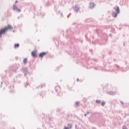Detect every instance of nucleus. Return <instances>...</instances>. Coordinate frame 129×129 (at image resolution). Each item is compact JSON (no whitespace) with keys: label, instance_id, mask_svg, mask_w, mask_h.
<instances>
[{"label":"nucleus","instance_id":"40","mask_svg":"<svg viewBox=\"0 0 129 129\" xmlns=\"http://www.w3.org/2000/svg\"><path fill=\"white\" fill-rule=\"evenodd\" d=\"M71 15V13H70L69 15L67 16L68 19H69V17H70V15Z\"/></svg>","mask_w":129,"mask_h":129},{"label":"nucleus","instance_id":"60","mask_svg":"<svg viewBox=\"0 0 129 129\" xmlns=\"http://www.w3.org/2000/svg\"><path fill=\"white\" fill-rule=\"evenodd\" d=\"M5 89H6V88L4 87V90H5Z\"/></svg>","mask_w":129,"mask_h":129},{"label":"nucleus","instance_id":"15","mask_svg":"<svg viewBox=\"0 0 129 129\" xmlns=\"http://www.w3.org/2000/svg\"><path fill=\"white\" fill-rule=\"evenodd\" d=\"M75 41L77 43H81V44H82L83 43V40L81 38H77L75 39Z\"/></svg>","mask_w":129,"mask_h":129},{"label":"nucleus","instance_id":"47","mask_svg":"<svg viewBox=\"0 0 129 129\" xmlns=\"http://www.w3.org/2000/svg\"><path fill=\"white\" fill-rule=\"evenodd\" d=\"M75 128L77 129V124L75 125Z\"/></svg>","mask_w":129,"mask_h":129},{"label":"nucleus","instance_id":"43","mask_svg":"<svg viewBox=\"0 0 129 129\" xmlns=\"http://www.w3.org/2000/svg\"><path fill=\"white\" fill-rule=\"evenodd\" d=\"M59 14H61V11H59L57 12V15H59Z\"/></svg>","mask_w":129,"mask_h":129},{"label":"nucleus","instance_id":"39","mask_svg":"<svg viewBox=\"0 0 129 129\" xmlns=\"http://www.w3.org/2000/svg\"><path fill=\"white\" fill-rule=\"evenodd\" d=\"M126 117V113H124V118H125Z\"/></svg>","mask_w":129,"mask_h":129},{"label":"nucleus","instance_id":"33","mask_svg":"<svg viewBox=\"0 0 129 129\" xmlns=\"http://www.w3.org/2000/svg\"><path fill=\"white\" fill-rule=\"evenodd\" d=\"M122 129H127L126 125H123L122 127Z\"/></svg>","mask_w":129,"mask_h":129},{"label":"nucleus","instance_id":"52","mask_svg":"<svg viewBox=\"0 0 129 129\" xmlns=\"http://www.w3.org/2000/svg\"><path fill=\"white\" fill-rule=\"evenodd\" d=\"M18 77H21V75H18Z\"/></svg>","mask_w":129,"mask_h":129},{"label":"nucleus","instance_id":"20","mask_svg":"<svg viewBox=\"0 0 129 129\" xmlns=\"http://www.w3.org/2000/svg\"><path fill=\"white\" fill-rule=\"evenodd\" d=\"M40 96L42 97V98L44 97V95H46V92L45 91H42L40 93Z\"/></svg>","mask_w":129,"mask_h":129},{"label":"nucleus","instance_id":"37","mask_svg":"<svg viewBox=\"0 0 129 129\" xmlns=\"http://www.w3.org/2000/svg\"><path fill=\"white\" fill-rule=\"evenodd\" d=\"M56 111H57V112H60V111H61V110L60 109H59V108H57L56 109Z\"/></svg>","mask_w":129,"mask_h":129},{"label":"nucleus","instance_id":"34","mask_svg":"<svg viewBox=\"0 0 129 129\" xmlns=\"http://www.w3.org/2000/svg\"><path fill=\"white\" fill-rule=\"evenodd\" d=\"M109 94L110 95H113V92H112V91L109 92Z\"/></svg>","mask_w":129,"mask_h":129},{"label":"nucleus","instance_id":"6","mask_svg":"<svg viewBox=\"0 0 129 129\" xmlns=\"http://www.w3.org/2000/svg\"><path fill=\"white\" fill-rule=\"evenodd\" d=\"M55 91L56 93L57 96H60L61 88L59 86H56L54 87Z\"/></svg>","mask_w":129,"mask_h":129},{"label":"nucleus","instance_id":"29","mask_svg":"<svg viewBox=\"0 0 129 129\" xmlns=\"http://www.w3.org/2000/svg\"><path fill=\"white\" fill-rule=\"evenodd\" d=\"M101 103V101L100 100H96V103H98V104H99V103Z\"/></svg>","mask_w":129,"mask_h":129},{"label":"nucleus","instance_id":"45","mask_svg":"<svg viewBox=\"0 0 129 129\" xmlns=\"http://www.w3.org/2000/svg\"><path fill=\"white\" fill-rule=\"evenodd\" d=\"M19 3V1L18 0H16L15 2V4H18Z\"/></svg>","mask_w":129,"mask_h":129},{"label":"nucleus","instance_id":"12","mask_svg":"<svg viewBox=\"0 0 129 129\" xmlns=\"http://www.w3.org/2000/svg\"><path fill=\"white\" fill-rule=\"evenodd\" d=\"M95 6L96 5L94 4V3H90L89 9L93 10V9H94V7H95Z\"/></svg>","mask_w":129,"mask_h":129},{"label":"nucleus","instance_id":"61","mask_svg":"<svg viewBox=\"0 0 129 129\" xmlns=\"http://www.w3.org/2000/svg\"><path fill=\"white\" fill-rule=\"evenodd\" d=\"M18 19H20V17H18Z\"/></svg>","mask_w":129,"mask_h":129},{"label":"nucleus","instance_id":"19","mask_svg":"<svg viewBox=\"0 0 129 129\" xmlns=\"http://www.w3.org/2000/svg\"><path fill=\"white\" fill-rule=\"evenodd\" d=\"M92 21V20L91 19H90V18H87L84 21V22L85 23H90Z\"/></svg>","mask_w":129,"mask_h":129},{"label":"nucleus","instance_id":"9","mask_svg":"<svg viewBox=\"0 0 129 129\" xmlns=\"http://www.w3.org/2000/svg\"><path fill=\"white\" fill-rule=\"evenodd\" d=\"M13 10H14V11H15V12H17V13H21V9L18 8L16 4H14L13 5Z\"/></svg>","mask_w":129,"mask_h":129},{"label":"nucleus","instance_id":"23","mask_svg":"<svg viewBox=\"0 0 129 129\" xmlns=\"http://www.w3.org/2000/svg\"><path fill=\"white\" fill-rule=\"evenodd\" d=\"M74 11L75 12H76V13H78V12H79V8L77 7H75L74 9Z\"/></svg>","mask_w":129,"mask_h":129},{"label":"nucleus","instance_id":"56","mask_svg":"<svg viewBox=\"0 0 129 129\" xmlns=\"http://www.w3.org/2000/svg\"><path fill=\"white\" fill-rule=\"evenodd\" d=\"M97 33H98V31H97V29L96 30Z\"/></svg>","mask_w":129,"mask_h":129},{"label":"nucleus","instance_id":"17","mask_svg":"<svg viewBox=\"0 0 129 129\" xmlns=\"http://www.w3.org/2000/svg\"><path fill=\"white\" fill-rule=\"evenodd\" d=\"M43 87H45V83H41L40 85L37 86L38 89H39V88L41 89V88H43Z\"/></svg>","mask_w":129,"mask_h":129},{"label":"nucleus","instance_id":"28","mask_svg":"<svg viewBox=\"0 0 129 129\" xmlns=\"http://www.w3.org/2000/svg\"><path fill=\"white\" fill-rule=\"evenodd\" d=\"M91 60H92V62H97L98 61L97 59H96V58L92 59Z\"/></svg>","mask_w":129,"mask_h":129},{"label":"nucleus","instance_id":"8","mask_svg":"<svg viewBox=\"0 0 129 129\" xmlns=\"http://www.w3.org/2000/svg\"><path fill=\"white\" fill-rule=\"evenodd\" d=\"M47 53L48 52L43 51L39 53L38 54V56L39 58H41V59H43V57H44V56H45V55H47Z\"/></svg>","mask_w":129,"mask_h":129},{"label":"nucleus","instance_id":"32","mask_svg":"<svg viewBox=\"0 0 129 129\" xmlns=\"http://www.w3.org/2000/svg\"><path fill=\"white\" fill-rule=\"evenodd\" d=\"M120 103L121 104V105H122V106H124V103L123 102V101H121V100H120Z\"/></svg>","mask_w":129,"mask_h":129},{"label":"nucleus","instance_id":"64","mask_svg":"<svg viewBox=\"0 0 129 129\" xmlns=\"http://www.w3.org/2000/svg\"><path fill=\"white\" fill-rule=\"evenodd\" d=\"M63 36H64V34H63Z\"/></svg>","mask_w":129,"mask_h":129},{"label":"nucleus","instance_id":"44","mask_svg":"<svg viewBox=\"0 0 129 129\" xmlns=\"http://www.w3.org/2000/svg\"><path fill=\"white\" fill-rule=\"evenodd\" d=\"M111 36H112V34L111 33H110L109 34V37H111Z\"/></svg>","mask_w":129,"mask_h":129},{"label":"nucleus","instance_id":"51","mask_svg":"<svg viewBox=\"0 0 129 129\" xmlns=\"http://www.w3.org/2000/svg\"><path fill=\"white\" fill-rule=\"evenodd\" d=\"M92 129H96V128L93 127Z\"/></svg>","mask_w":129,"mask_h":129},{"label":"nucleus","instance_id":"63","mask_svg":"<svg viewBox=\"0 0 129 129\" xmlns=\"http://www.w3.org/2000/svg\"><path fill=\"white\" fill-rule=\"evenodd\" d=\"M16 82V81H14V83Z\"/></svg>","mask_w":129,"mask_h":129},{"label":"nucleus","instance_id":"50","mask_svg":"<svg viewBox=\"0 0 129 129\" xmlns=\"http://www.w3.org/2000/svg\"><path fill=\"white\" fill-rule=\"evenodd\" d=\"M5 72H6V73L8 72V70H6Z\"/></svg>","mask_w":129,"mask_h":129},{"label":"nucleus","instance_id":"31","mask_svg":"<svg viewBox=\"0 0 129 129\" xmlns=\"http://www.w3.org/2000/svg\"><path fill=\"white\" fill-rule=\"evenodd\" d=\"M94 69L95 70H100V69H101V67H97V68H94Z\"/></svg>","mask_w":129,"mask_h":129},{"label":"nucleus","instance_id":"46","mask_svg":"<svg viewBox=\"0 0 129 129\" xmlns=\"http://www.w3.org/2000/svg\"><path fill=\"white\" fill-rule=\"evenodd\" d=\"M126 116H129V113H126Z\"/></svg>","mask_w":129,"mask_h":129},{"label":"nucleus","instance_id":"2","mask_svg":"<svg viewBox=\"0 0 129 129\" xmlns=\"http://www.w3.org/2000/svg\"><path fill=\"white\" fill-rule=\"evenodd\" d=\"M128 69H129V67L126 68L124 70V68L122 69V68L120 67V66H119L118 64H114L113 67H110V69L109 70V71H110V72H112V71H113V72H118V71H121V72H126Z\"/></svg>","mask_w":129,"mask_h":129},{"label":"nucleus","instance_id":"11","mask_svg":"<svg viewBox=\"0 0 129 129\" xmlns=\"http://www.w3.org/2000/svg\"><path fill=\"white\" fill-rule=\"evenodd\" d=\"M113 10H115V13L120 14V10L119 9V7L118 6H116L115 8H113Z\"/></svg>","mask_w":129,"mask_h":129},{"label":"nucleus","instance_id":"3","mask_svg":"<svg viewBox=\"0 0 129 129\" xmlns=\"http://www.w3.org/2000/svg\"><path fill=\"white\" fill-rule=\"evenodd\" d=\"M13 26L11 25H8L7 27H5L0 29V38L3 37V35L6 34L8 32V30H12Z\"/></svg>","mask_w":129,"mask_h":129},{"label":"nucleus","instance_id":"59","mask_svg":"<svg viewBox=\"0 0 129 129\" xmlns=\"http://www.w3.org/2000/svg\"><path fill=\"white\" fill-rule=\"evenodd\" d=\"M75 24H76V23H73V25H75Z\"/></svg>","mask_w":129,"mask_h":129},{"label":"nucleus","instance_id":"54","mask_svg":"<svg viewBox=\"0 0 129 129\" xmlns=\"http://www.w3.org/2000/svg\"><path fill=\"white\" fill-rule=\"evenodd\" d=\"M125 43L124 42L123 44V46H125Z\"/></svg>","mask_w":129,"mask_h":129},{"label":"nucleus","instance_id":"35","mask_svg":"<svg viewBox=\"0 0 129 129\" xmlns=\"http://www.w3.org/2000/svg\"><path fill=\"white\" fill-rule=\"evenodd\" d=\"M27 86H29V83L26 82L25 84V87H27Z\"/></svg>","mask_w":129,"mask_h":129},{"label":"nucleus","instance_id":"25","mask_svg":"<svg viewBox=\"0 0 129 129\" xmlns=\"http://www.w3.org/2000/svg\"><path fill=\"white\" fill-rule=\"evenodd\" d=\"M19 47H20V44L19 43H15V44H14V47L15 48H19Z\"/></svg>","mask_w":129,"mask_h":129},{"label":"nucleus","instance_id":"18","mask_svg":"<svg viewBox=\"0 0 129 129\" xmlns=\"http://www.w3.org/2000/svg\"><path fill=\"white\" fill-rule=\"evenodd\" d=\"M10 92H14L15 91L14 86L13 85L12 86L11 85L10 86Z\"/></svg>","mask_w":129,"mask_h":129},{"label":"nucleus","instance_id":"58","mask_svg":"<svg viewBox=\"0 0 129 129\" xmlns=\"http://www.w3.org/2000/svg\"><path fill=\"white\" fill-rule=\"evenodd\" d=\"M13 33H15V30H13Z\"/></svg>","mask_w":129,"mask_h":129},{"label":"nucleus","instance_id":"36","mask_svg":"<svg viewBox=\"0 0 129 129\" xmlns=\"http://www.w3.org/2000/svg\"><path fill=\"white\" fill-rule=\"evenodd\" d=\"M61 18H64V15H63V13H60Z\"/></svg>","mask_w":129,"mask_h":129},{"label":"nucleus","instance_id":"13","mask_svg":"<svg viewBox=\"0 0 129 129\" xmlns=\"http://www.w3.org/2000/svg\"><path fill=\"white\" fill-rule=\"evenodd\" d=\"M22 72L24 73V76H26V75H27V74L28 73V68H23L22 67Z\"/></svg>","mask_w":129,"mask_h":129},{"label":"nucleus","instance_id":"41","mask_svg":"<svg viewBox=\"0 0 129 129\" xmlns=\"http://www.w3.org/2000/svg\"><path fill=\"white\" fill-rule=\"evenodd\" d=\"M89 51H90V52L91 53V54H92V49H90Z\"/></svg>","mask_w":129,"mask_h":129},{"label":"nucleus","instance_id":"26","mask_svg":"<svg viewBox=\"0 0 129 129\" xmlns=\"http://www.w3.org/2000/svg\"><path fill=\"white\" fill-rule=\"evenodd\" d=\"M27 62H28V58H25L23 59V63L24 64H27Z\"/></svg>","mask_w":129,"mask_h":129},{"label":"nucleus","instance_id":"1","mask_svg":"<svg viewBox=\"0 0 129 129\" xmlns=\"http://www.w3.org/2000/svg\"><path fill=\"white\" fill-rule=\"evenodd\" d=\"M67 45H69L70 50L68 51V54L71 56H73V58H77V64H83V65L85 66V64L88 62V59L87 58H82L81 59L79 58V55L78 53L75 50V46L73 45V43L71 42V41H69L67 44Z\"/></svg>","mask_w":129,"mask_h":129},{"label":"nucleus","instance_id":"21","mask_svg":"<svg viewBox=\"0 0 129 129\" xmlns=\"http://www.w3.org/2000/svg\"><path fill=\"white\" fill-rule=\"evenodd\" d=\"M80 104V102L76 101L75 102V105H76V107H78Z\"/></svg>","mask_w":129,"mask_h":129},{"label":"nucleus","instance_id":"27","mask_svg":"<svg viewBox=\"0 0 129 129\" xmlns=\"http://www.w3.org/2000/svg\"><path fill=\"white\" fill-rule=\"evenodd\" d=\"M105 101H102V102H101V104L102 106H104L105 105Z\"/></svg>","mask_w":129,"mask_h":129},{"label":"nucleus","instance_id":"48","mask_svg":"<svg viewBox=\"0 0 129 129\" xmlns=\"http://www.w3.org/2000/svg\"><path fill=\"white\" fill-rule=\"evenodd\" d=\"M77 82H78V81H79V78L77 79Z\"/></svg>","mask_w":129,"mask_h":129},{"label":"nucleus","instance_id":"42","mask_svg":"<svg viewBox=\"0 0 129 129\" xmlns=\"http://www.w3.org/2000/svg\"><path fill=\"white\" fill-rule=\"evenodd\" d=\"M64 129H69V128H68V127H67V126H64Z\"/></svg>","mask_w":129,"mask_h":129},{"label":"nucleus","instance_id":"49","mask_svg":"<svg viewBox=\"0 0 129 129\" xmlns=\"http://www.w3.org/2000/svg\"><path fill=\"white\" fill-rule=\"evenodd\" d=\"M87 116V114L85 113V114H84V116Z\"/></svg>","mask_w":129,"mask_h":129},{"label":"nucleus","instance_id":"7","mask_svg":"<svg viewBox=\"0 0 129 129\" xmlns=\"http://www.w3.org/2000/svg\"><path fill=\"white\" fill-rule=\"evenodd\" d=\"M1 78L3 81H2L1 83L0 88H2V87H3V84H4V83L6 84L7 81H8V78H6V77H5L4 76H1Z\"/></svg>","mask_w":129,"mask_h":129},{"label":"nucleus","instance_id":"62","mask_svg":"<svg viewBox=\"0 0 129 129\" xmlns=\"http://www.w3.org/2000/svg\"><path fill=\"white\" fill-rule=\"evenodd\" d=\"M10 76V77H12V76Z\"/></svg>","mask_w":129,"mask_h":129},{"label":"nucleus","instance_id":"55","mask_svg":"<svg viewBox=\"0 0 129 129\" xmlns=\"http://www.w3.org/2000/svg\"><path fill=\"white\" fill-rule=\"evenodd\" d=\"M18 83H19V84L21 83V81H19V82H18Z\"/></svg>","mask_w":129,"mask_h":129},{"label":"nucleus","instance_id":"24","mask_svg":"<svg viewBox=\"0 0 129 129\" xmlns=\"http://www.w3.org/2000/svg\"><path fill=\"white\" fill-rule=\"evenodd\" d=\"M68 128L69 129H72V123H68Z\"/></svg>","mask_w":129,"mask_h":129},{"label":"nucleus","instance_id":"30","mask_svg":"<svg viewBox=\"0 0 129 129\" xmlns=\"http://www.w3.org/2000/svg\"><path fill=\"white\" fill-rule=\"evenodd\" d=\"M30 67L32 69H36V66L35 65L34 66L30 65Z\"/></svg>","mask_w":129,"mask_h":129},{"label":"nucleus","instance_id":"5","mask_svg":"<svg viewBox=\"0 0 129 129\" xmlns=\"http://www.w3.org/2000/svg\"><path fill=\"white\" fill-rule=\"evenodd\" d=\"M73 33H77L76 31H73L72 29H68L66 31V37L69 38V36L73 34Z\"/></svg>","mask_w":129,"mask_h":129},{"label":"nucleus","instance_id":"14","mask_svg":"<svg viewBox=\"0 0 129 129\" xmlns=\"http://www.w3.org/2000/svg\"><path fill=\"white\" fill-rule=\"evenodd\" d=\"M31 55L33 57V58H37V51L34 50L33 51H32Z\"/></svg>","mask_w":129,"mask_h":129},{"label":"nucleus","instance_id":"16","mask_svg":"<svg viewBox=\"0 0 129 129\" xmlns=\"http://www.w3.org/2000/svg\"><path fill=\"white\" fill-rule=\"evenodd\" d=\"M119 13H117L115 12H113L112 13V16L113 17V18H117V15H119Z\"/></svg>","mask_w":129,"mask_h":129},{"label":"nucleus","instance_id":"57","mask_svg":"<svg viewBox=\"0 0 129 129\" xmlns=\"http://www.w3.org/2000/svg\"><path fill=\"white\" fill-rule=\"evenodd\" d=\"M60 5L61 6H62V3H60Z\"/></svg>","mask_w":129,"mask_h":129},{"label":"nucleus","instance_id":"22","mask_svg":"<svg viewBox=\"0 0 129 129\" xmlns=\"http://www.w3.org/2000/svg\"><path fill=\"white\" fill-rule=\"evenodd\" d=\"M53 1L54 0H51V2H53ZM51 1V0H48V1H47L46 2V4L45 6L47 7V6H49L50 5V2Z\"/></svg>","mask_w":129,"mask_h":129},{"label":"nucleus","instance_id":"53","mask_svg":"<svg viewBox=\"0 0 129 129\" xmlns=\"http://www.w3.org/2000/svg\"><path fill=\"white\" fill-rule=\"evenodd\" d=\"M11 129H16L15 127H12V128H11Z\"/></svg>","mask_w":129,"mask_h":129},{"label":"nucleus","instance_id":"10","mask_svg":"<svg viewBox=\"0 0 129 129\" xmlns=\"http://www.w3.org/2000/svg\"><path fill=\"white\" fill-rule=\"evenodd\" d=\"M37 16H40L41 18H43L45 16V13L39 10L37 12Z\"/></svg>","mask_w":129,"mask_h":129},{"label":"nucleus","instance_id":"4","mask_svg":"<svg viewBox=\"0 0 129 129\" xmlns=\"http://www.w3.org/2000/svg\"><path fill=\"white\" fill-rule=\"evenodd\" d=\"M19 68H21L20 64H14L12 65V70L14 73H18Z\"/></svg>","mask_w":129,"mask_h":129},{"label":"nucleus","instance_id":"38","mask_svg":"<svg viewBox=\"0 0 129 129\" xmlns=\"http://www.w3.org/2000/svg\"><path fill=\"white\" fill-rule=\"evenodd\" d=\"M90 113H91V112H89V111H87L86 114L87 115V114H89Z\"/></svg>","mask_w":129,"mask_h":129}]
</instances>
